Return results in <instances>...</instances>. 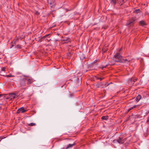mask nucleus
Returning a JSON list of instances; mask_svg holds the SVG:
<instances>
[{"mask_svg":"<svg viewBox=\"0 0 149 149\" xmlns=\"http://www.w3.org/2000/svg\"><path fill=\"white\" fill-rule=\"evenodd\" d=\"M114 60L116 62L125 63H130L131 60L127 59H123V56H121L120 54L117 53L114 55L113 58Z\"/></svg>","mask_w":149,"mask_h":149,"instance_id":"nucleus-1","label":"nucleus"},{"mask_svg":"<svg viewBox=\"0 0 149 149\" xmlns=\"http://www.w3.org/2000/svg\"><path fill=\"white\" fill-rule=\"evenodd\" d=\"M26 77H24V78H21L20 80V87L22 88L26 86Z\"/></svg>","mask_w":149,"mask_h":149,"instance_id":"nucleus-2","label":"nucleus"},{"mask_svg":"<svg viewBox=\"0 0 149 149\" xmlns=\"http://www.w3.org/2000/svg\"><path fill=\"white\" fill-rule=\"evenodd\" d=\"M110 3L111 5L114 6L117 3H119L120 5V4L122 2V0H120V1H119V0H109Z\"/></svg>","mask_w":149,"mask_h":149,"instance_id":"nucleus-3","label":"nucleus"},{"mask_svg":"<svg viewBox=\"0 0 149 149\" xmlns=\"http://www.w3.org/2000/svg\"><path fill=\"white\" fill-rule=\"evenodd\" d=\"M47 2L51 7L54 6L55 4L54 0H48Z\"/></svg>","mask_w":149,"mask_h":149,"instance_id":"nucleus-4","label":"nucleus"},{"mask_svg":"<svg viewBox=\"0 0 149 149\" xmlns=\"http://www.w3.org/2000/svg\"><path fill=\"white\" fill-rule=\"evenodd\" d=\"M26 81L27 82V84L29 85L31 84L33 82V80L32 79L26 78Z\"/></svg>","mask_w":149,"mask_h":149,"instance_id":"nucleus-5","label":"nucleus"},{"mask_svg":"<svg viewBox=\"0 0 149 149\" xmlns=\"http://www.w3.org/2000/svg\"><path fill=\"white\" fill-rule=\"evenodd\" d=\"M137 78L134 79V78L133 77H132V78H130L128 79V82L129 83H131L133 81V83L132 84H133L137 80Z\"/></svg>","mask_w":149,"mask_h":149,"instance_id":"nucleus-6","label":"nucleus"},{"mask_svg":"<svg viewBox=\"0 0 149 149\" xmlns=\"http://www.w3.org/2000/svg\"><path fill=\"white\" fill-rule=\"evenodd\" d=\"M28 111L27 109H25L24 107H22L19 109L17 112H26Z\"/></svg>","mask_w":149,"mask_h":149,"instance_id":"nucleus-7","label":"nucleus"},{"mask_svg":"<svg viewBox=\"0 0 149 149\" xmlns=\"http://www.w3.org/2000/svg\"><path fill=\"white\" fill-rule=\"evenodd\" d=\"M113 141L114 142H116L117 141L119 143L121 144L123 143L124 142V141L123 140H122V139L120 138L118 140H114Z\"/></svg>","mask_w":149,"mask_h":149,"instance_id":"nucleus-8","label":"nucleus"},{"mask_svg":"<svg viewBox=\"0 0 149 149\" xmlns=\"http://www.w3.org/2000/svg\"><path fill=\"white\" fill-rule=\"evenodd\" d=\"M75 145V143L74 142L72 144H69L66 148V149H68L69 148H72L73 146Z\"/></svg>","mask_w":149,"mask_h":149,"instance_id":"nucleus-9","label":"nucleus"},{"mask_svg":"<svg viewBox=\"0 0 149 149\" xmlns=\"http://www.w3.org/2000/svg\"><path fill=\"white\" fill-rule=\"evenodd\" d=\"M19 39V38H18L17 37H16L13 40L12 43L13 44H16V42H17L18 41Z\"/></svg>","mask_w":149,"mask_h":149,"instance_id":"nucleus-10","label":"nucleus"},{"mask_svg":"<svg viewBox=\"0 0 149 149\" xmlns=\"http://www.w3.org/2000/svg\"><path fill=\"white\" fill-rule=\"evenodd\" d=\"M141 96L140 95H139L136 98V101L137 102H138L141 99Z\"/></svg>","mask_w":149,"mask_h":149,"instance_id":"nucleus-11","label":"nucleus"},{"mask_svg":"<svg viewBox=\"0 0 149 149\" xmlns=\"http://www.w3.org/2000/svg\"><path fill=\"white\" fill-rule=\"evenodd\" d=\"M9 96L10 97L11 99H14L15 97V95L14 93H11L9 95Z\"/></svg>","mask_w":149,"mask_h":149,"instance_id":"nucleus-12","label":"nucleus"},{"mask_svg":"<svg viewBox=\"0 0 149 149\" xmlns=\"http://www.w3.org/2000/svg\"><path fill=\"white\" fill-rule=\"evenodd\" d=\"M140 24L142 26L146 25V23L144 21H141L140 22Z\"/></svg>","mask_w":149,"mask_h":149,"instance_id":"nucleus-13","label":"nucleus"},{"mask_svg":"<svg viewBox=\"0 0 149 149\" xmlns=\"http://www.w3.org/2000/svg\"><path fill=\"white\" fill-rule=\"evenodd\" d=\"M102 119L103 120H106L108 119V116H102Z\"/></svg>","mask_w":149,"mask_h":149,"instance_id":"nucleus-14","label":"nucleus"},{"mask_svg":"<svg viewBox=\"0 0 149 149\" xmlns=\"http://www.w3.org/2000/svg\"><path fill=\"white\" fill-rule=\"evenodd\" d=\"M140 12V9H138L136 10H135L134 12L135 13H139Z\"/></svg>","mask_w":149,"mask_h":149,"instance_id":"nucleus-15","label":"nucleus"},{"mask_svg":"<svg viewBox=\"0 0 149 149\" xmlns=\"http://www.w3.org/2000/svg\"><path fill=\"white\" fill-rule=\"evenodd\" d=\"M120 0H119V1H120ZM127 0H122V2H123L122 3H121L120 5H122Z\"/></svg>","mask_w":149,"mask_h":149,"instance_id":"nucleus-16","label":"nucleus"},{"mask_svg":"<svg viewBox=\"0 0 149 149\" xmlns=\"http://www.w3.org/2000/svg\"><path fill=\"white\" fill-rule=\"evenodd\" d=\"M136 107V106L135 105L133 107H131L128 109V112L131 109H132L133 108H134Z\"/></svg>","mask_w":149,"mask_h":149,"instance_id":"nucleus-17","label":"nucleus"},{"mask_svg":"<svg viewBox=\"0 0 149 149\" xmlns=\"http://www.w3.org/2000/svg\"><path fill=\"white\" fill-rule=\"evenodd\" d=\"M36 124L35 123H31L29 124V125L30 126H33L34 125H35Z\"/></svg>","mask_w":149,"mask_h":149,"instance_id":"nucleus-18","label":"nucleus"},{"mask_svg":"<svg viewBox=\"0 0 149 149\" xmlns=\"http://www.w3.org/2000/svg\"><path fill=\"white\" fill-rule=\"evenodd\" d=\"M7 77H14L15 76L11 75H6L5 76Z\"/></svg>","mask_w":149,"mask_h":149,"instance_id":"nucleus-19","label":"nucleus"},{"mask_svg":"<svg viewBox=\"0 0 149 149\" xmlns=\"http://www.w3.org/2000/svg\"><path fill=\"white\" fill-rule=\"evenodd\" d=\"M134 19L132 20L129 23H127V25L130 24L132 23L133 22H134Z\"/></svg>","mask_w":149,"mask_h":149,"instance_id":"nucleus-20","label":"nucleus"},{"mask_svg":"<svg viewBox=\"0 0 149 149\" xmlns=\"http://www.w3.org/2000/svg\"><path fill=\"white\" fill-rule=\"evenodd\" d=\"M108 50V49L107 48H104L103 49V52H106Z\"/></svg>","mask_w":149,"mask_h":149,"instance_id":"nucleus-21","label":"nucleus"},{"mask_svg":"<svg viewBox=\"0 0 149 149\" xmlns=\"http://www.w3.org/2000/svg\"><path fill=\"white\" fill-rule=\"evenodd\" d=\"M6 68L5 67H3L1 68V71H5Z\"/></svg>","mask_w":149,"mask_h":149,"instance_id":"nucleus-22","label":"nucleus"},{"mask_svg":"<svg viewBox=\"0 0 149 149\" xmlns=\"http://www.w3.org/2000/svg\"><path fill=\"white\" fill-rule=\"evenodd\" d=\"M16 47L19 49H20L21 48V46L19 45H17L16 46Z\"/></svg>","mask_w":149,"mask_h":149,"instance_id":"nucleus-23","label":"nucleus"},{"mask_svg":"<svg viewBox=\"0 0 149 149\" xmlns=\"http://www.w3.org/2000/svg\"><path fill=\"white\" fill-rule=\"evenodd\" d=\"M36 14L37 15H38L40 14V13L39 12H38V11H37L36 13Z\"/></svg>","mask_w":149,"mask_h":149,"instance_id":"nucleus-24","label":"nucleus"},{"mask_svg":"<svg viewBox=\"0 0 149 149\" xmlns=\"http://www.w3.org/2000/svg\"><path fill=\"white\" fill-rule=\"evenodd\" d=\"M98 61H99V60H95L94 62H93V63H95L97 62Z\"/></svg>","mask_w":149,"mask_h":149,"instance_id":"nucleus-25","label":"nucleus"},{"mask_svg":"<svg viewBox=\"0 0 149 149\" xmlns=\"http://www.w3.org/2000/svg\"><path fill=\"white\" fill-rule=\"evenodd\" d=\"M96 79H100V77H96Z\"/></svg>","mask_w":149,"mask_h":149,"instance_id":"nucleus-26","label":"nucleus"},{"mask_svg":"<svg viewBox=\"0 0 149 149\" xmlns=\"http://www.w3.org/2000/svg\"><path fill=\"white\" fill-rule=\"evenodd\" d=\"M107 65L106 66H104V67H102V69H103V68H106V67H107Z\"/></svg>","mask_w":149,"mask_h":149,"instance_id":"nucleus-27","label":"nucleus"},{"mask_svg":"<svg viewBox=\"0 0 149 149\" xmlns=\"http://www.w3.org/2000/svg\"><path fill=\"white\" fill-rule=\"evenodd\" d=\"M103 79V78H102L100 77V81H102Z\"/></svg>","mask_w":149,"mask_h":149,"instance_id":"nucleus-28","label":"nucleus"},{"mask_svg":"<svg viewBox=\"0 0 149 149\" xmlns=\"http://www.w3.org/2000/svg\"><path fill=\"white\" fill-rule=\"evenodd\" d=\"M49 34H47V35H46L45 36V37H47V36H49Z\"/></svg>","mask_w":149,"mask_h":149,"instance_id":"nucleus-29","label":"nucleus"},{"mask_svg":"<svg viewBox=\"0 0 149 149\" xmlns=\"http://www.w3.org/2000/svg\"><path fill=\"white\" fill-rule=\"evenodd\" d=\"M99 87H101V88H103V86H99Z\"/></svg>","mask_w":149,"mask_h":149,"instance_id":"nucleus-30","label":"nucleus"},{"mask_svg":"<svg viewBox=\"0 0 149 149\" xmlns=\"http://www.w3.org/2000/svg\"><path fill=\"white\" fill-rule=\"evenodd\" d=\"M3 96V95L0 94V97Z\"/></svg>","mask_w":149,"mask_h":149,"instance_id":"nucleus-31","label":"nucleus"},{"mask_svg":"<svg viewBox=\"0 0 149 149\" xmlns=\"http://www.w3.org/2000/svg\"><path fill=\"white\" fill-rule=\"evenodd\" d=\"M64 148H62V149H64Z\"/></svg>","mask_w":149,"mask_h":149,"instance_id":"nucleus-32","label":"nucleus"}]
</instances>
